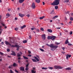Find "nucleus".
I'll list each match as a JSON object with an SVG mask.
<instances>
[{"label": "nucleus", "mask_w": 73, "mask_h": 73, "mask_svg": "<svg viewBox=\"0 0 73 73\" xmlns=\"http://www.w3.org/2000/svg\"><path fill=\"white\" fill-rule=\"evenodd\" d=\"M47 45L48 46L50 47V48H52V49H57V48L58 47V46L54 45L53 44H47Z\"/></svg>", "instance_id": "1"}, {"label": "nucleus", "mask_w": 73, "mask_h": 73, "mask_svg": "<svg viewBox=\"0 0 73 73\" xmlns=\"http://www.w3.org/2000/svg\"><path fill=\"white\" fill-rule=\"evenodd\" d=\"M60 0H55L51 4L52 5H57L60 4Z\"/></svg>", "instance_id": "2"}, {"label": "nucleus", "mask_w": 73, "mask_h": 73, "mask_svg": "<svg viewBox=\"0 0 73 73\" xmlns=\"http://www.w3.org/2000/svg\"><path fill=\"white\" fill-rule=\"evenodd\" d=\"M54 68L56 69H62V67H61L60 66H54Z\"/></svg>", "instance_id": "3"}, {"label": "nucleus", "mask_w": 73, "mask_h": 73, "mask_svg": "<svg viewBox=\"0 0 73 73\" xmlns=\"http://www.w3.org/2000/svg\"><path fill=\"white\" fill-rule=\"evenodd\" d=\"M15 47L17 48V50H19L20 46H19L16 44L15 45Z\"/></svg>", "instance_id": "4"}, {"label": "nucleus", "mask_w": 73, "mask_h": 73, "mask_svg": "<svg viewBox=\"0 0 73 73\" xmlns=\"http://www.w3.org/2000/svg\"><path fill=\"white\" fill-rule=\"evenodd\" d=\"M32 7L33 8V9H35L36 8V7L35 6V3H33L32 5Z\"/></svg>", "instance_id": "5"}, {"label": "nucleus", "mask_w": 73, "mask_h": 73, "mask_svg": "<svg viewBox=\"0 0 73 73\" xmlns=\"http://www.w3.org/2000/svg\"><path fill=\"white\" fill-rule=\"evenodd\" d=\"M42 38L43 39V40H45V38H46V37L45 36V34H43L42 35Z\"/></svg>", "instance_id": "6"}, {"label": "nucleus", "mask_w": 73, "mask_h": 73, "mask_svg": "<svg viewBox=\"0 0 73 73\" xmlns=\"http://www.w3.org/2000/svg\"><path fill=\"white\" fill-rule=\"evenodd\" d=\"M5 44L6 45H9L10 46H11V44L10 43L8 42L7 41H5Z\"/></svg>", "instance_id": "7"}, {"label": "nucleus", "mask_w": 73, "mask_h": 73, "mask_svg": "<svg viewBox=\"0 0 73 73\" xmlns=\"http://www.w3.org/2000/svg\"><path fill=\"white\" fill-rule=\"evenodd\" d=\"M52 38H51V40H52V41H53L54 40H55V38H56V36H52Z\"/></svg>", "instance_id": "8"}, {"label": "nucleus", "mask_w": 73, "mask_h": 73, "mask_svg": "<svg viewBox=\"0 0 73 73\" xmlns=\"http://www.w3.org/2000/svg\"><path fill=\"white\" fill-rule=\"evenodd\" d=\"M68 40H69V38H67V40L65 41V44H68V43H69V41H68Z\"/></svg>", "instance_id": "9"}, {"label": "nucleus", "mask_w": 73, "mask_h": 73, "mask_svg": "<svg viewBox=\"0 0 73 73\" xmlns=\"http://www.w3.org/2000/svg\"><path fill=\"white\" fill-rule=\"evenodd\" d=\"M20 70H22V71H24V68L23 67H21L20 68Z\"/></svg>", "instance_id": "10"}, {"label": "nucleus", "mask_w": 73, "mask_h": 73, "mask_svg": "<svg viewBox=\"0 0 73 73\" xmlns=\"http://www.w3.org/2000/svg\"><path fill=\"white\" fill-rule=\"evenodd\" d=\"M13 65V66H14V67H15V66H17L18 65H17V64H16L15 63H14Z\"/></svg>", "instance_id": "11"}, {"label": "nucleus", "mask_w": 73, "mask_h": 73, "mask_svg": "<svg viewBox=\"0 0 73 73\" xmlns=\"http://www.w3.org/2000/svg\"><path fill=\"white\" fill-rule=\"evenodd\" d=\"M19 15L20 17H24V14H22L21 13H19Z\"/></svg>", "instance_id": "12"}, {"label": "nucleus", "mask_w": 73, "mask_h": 73, "mask_svg": "<svg viewBox=\"0 0 73 73\" xmlns=\"http://www.w3.org/2000/svg\"><path fill=\"white\" fill-rule=\"evenodd\" d=\"M52 36H48L47 37V38L48 39V40H50V39H52Z\"/></svg>", "instance_id": "13"}, {"label": "nucleus", "mask_w": 73, "mask_h": 73, "mask_svg": "<svg viewBox=\"0 0 73 73\" xmlns=\"http://www.w3.org/2000/svg\"><path fill=\"white\" fill-rule=\"evenodd\" d=\"M25 0H19V2L20 3H22Z\"/></svg>", "instance_id": "14"}, {"label": "nucleus", "mask_w": 73, "mask_h": 73, "mask_svg": "<svg viewBox=\"0 0 73 73\" xmlns=\"http://www.w3.org/2000/svg\"><path fill=\"white\" fill-rule=\"evenodd\" d=\"M47 31L48 32H50V33H52V30L50 29H48L47 30Z\"/></svg>", "instance_id": "15"}, {"label": "nucleus", "mask_w": 73, "mask_h": 73, "mask_svg": "<svg viewBox=\"0 0 73 73\" xmlns=\"http://www.w3.org/2000/svg\"><path fill=\"white\" fill-rule=\"evenodd\" d=\"M35 2L37 3H40V0H35Z\"/></svg>", "instance_id": "16"}, {"label": "nucleus", "mask_w": 73, "mask_h": 73, "mask_svg": "<svg viewBox=\"0 0 73 73\" xmlns=\"http://www.w3.org/2000/svg\"><path fill=\"white\" fill-rule=\"evenodd\" d=\"M34 58L35 59H36V60L37 61H39V59H38L36 56H35Z\"/></svg>", "instance_id": "17"}, {"label": "nucleus", "mask_w": 73, "mask_h": 73, "mask_svg": "<svg viewBox=\"0 0 73 73\" xmlns=\"http://www.w3.org/2000/svg\"><path fill=\"white\" fill-rule=\"evenodd\" d=\"M25 27H26V25H24L23 26L21 27V28L22 29H23L24 28H25Z\"/></svg>", "instance_id": "18"}, {"label": "nucleus", "mask_w": 73, "mask_h": 73, "mask_svg": "<svg viewBox=\"0 0 73 73\" xmlns=\"http://www.w3.org/2000/svg\"><path fill=\"white\" fill-rule=\"evenodd\" d=\"M23 57L24 59H25V60H28V58L26 56H23Z\"/></svg>", "instance_id": "19"}, {"label": "nucleus", "mask_w": 73, "mask_h": 73, "mask_svg": "<svg viewBox=\"0 0 73 73\" xmlns=\"http://www.w3.org/2000/svg\"><path fill=\"white\" fill-rule=\"evenodd\" d=\"M36 71L35 70H31V73H36Z\"/></svg>", "instance_id": "20"}, {"label": "nucleus", "mask_w": 73, "mask_h": 73, "mask_svg": "<svg viewBox=\"0 0 73 73\" xmlns=\"http://www.w3.org/2000/svg\"><path fill=\"white\" fill-rule=\"evenodd\" d=\"M65 69L66 70H71V68H66Z\"/></svg>", "instance_id": "21"}, {"label": "nucleus", "mask_w": 73, "mask_h": 73, "mask_svg": "<svg viewBox=\"0 0 73 73\" xmlns=\"http://www.w3.org/2000/svg\"><path fill=\"white\" fill-rule=\"evenodd\" d=\"M35 29V30H36V32H37L38 33V32H40V31L39 30V29H36V28H34Z\"/></svg>", "instance_id": "22"}, {"label": "nucleus", "mask_w": 73, "mask_h": 73, "mask_svg": "<svg viewBox=\"0 0 73 73\" xmlns=\"http://www.w3.org/2000/svg\"><path fill=\"white\" fill-rule=\"evenodd\" d=\"M44 17H45V16H42V17H40L39 18V19H40V20H42V19H44Z\"/></svg>", "instance_id": "23"}, {"label": "nucleus", "mask_w": 73, "mask_h": 73, "mask_svg": "<svg viewBox=\"0 0 73 73\" xmlns=\"http://www.w3.org/2000/svg\"><path fill=\"white\" fill-rule=\"evenodd\" d=\"M48 69H50L51 70H52V69H53V67H48Z\"/></svg>", "instance_id": "24"}, {"label": "nucleus", "mask_w": 73, "mask_h": 73, "mask_svg": "<svg viewBox=\"0 0 73 73\" xmlns=\"http://www.w3.org/2000/svg\"><path fill=\"white\" fill-rule=\"evenodd\" d=\"M57 17H58V16L56 15L53 17V19H55V18H57Z\"/></svg>", "instance_id": "25"}, {"label": "nucleus", "mask_w": 73, "mask_h": 73, "mask_svg": "<svg viewBox=\"0 0 73 73\" xmlns=\"http://www.w3.org/2000/svg\"><path fill=\"white\" fill-rule=\"evenodd\" d=\"M32 60L33 61V62H36V60L34 59H32Z\"/></svg>", "instance_id": "26"}, {"label": "nucleus", "mask_w": 73, "mask_h": 73, "mask_svg": "<svg viewBox=\"0 0 73 73\" xmlns=\"http://www.w3.org/2000/svg\"><path fill=\"white\" fill-rule=\"evenodd\" d=\"M69 0H65L64 1V3H69Z\"/></svg>", "instance_id": "27"}, {"label": "nucleus", "mask_w": 73, "mask_h": 73, "mask_svg": "<svg viewBox=\"0 0 73 73\" xmlns=\"http://www.w3.org/2000/svg\"><path fill=\"white\" fill-rule=\"evenodd\" d=\"M10 54L11 55H12V56H13H13H16V54H15V53L14 52L13 53L11 54Z\"/></svg>", "instance_id": "28"}, {"label": "nucleus", "mask_w": 73, "mask_h": 73, "mask_svg": "<svg viewBox=\"0 0 73 73\" xmlns=\"http://www.w3.org/2000/svg\"><path fill=\"white\" fill-rule=\"evenodd\" d=\"M42 69H44V70H46L47 69V68L46 67H42Z\"/></svg>", "instance_id": "29"}, {"label": "nucleus", "mask_w": 73, "mask_h": 73, "mask_svg": "<svg viewBox=\"0 0 73 73\" xmlns=\"http://www.w3.org/2000/svg\"><path fill=\"white\" fill-rule=\"evenodd\" d=\"M17 56L19 57H20L21 56V54H20L19 53H18L17 54Z\"/></svg>", "instance_id": "30"}, {"label": "nucleus", "mask_w": 73, "mask_h": 73, "mask_svg": "<svg viewBox=\"0 0 73 73\" xmlns=\"http://www.w3.org/2000/svg\"><path fill=\"white\" fill-rule=\"evenodd\" d=\"M6 16H7V17H9V16H10V15L9 14V13H7V14H6Z\"/></svg>", "instance_id": "31"}, {"label": "nucleus", "mask_w": 73, "mask_h": 73, "mask_svg": "<svg viewBox=\"0 0 73 73\" xmlns=\"http://www.w3.org/2000/svg\"><path fill=\"white\" fill-rule=\"evenodd\" d=\"M40 50H41V51L42 52H44V50L42 48H39Z\"/></svg>", "instance_id": "32"}, {"label": "nucleus", "mask_w": 73, "mask_h": 73, "mask_svg": "<svg viewBox=\"0 0 73 73\" xmlns=\"http://www.w3.org/2000/svg\"><path fill=\"white\" fill-rule=\"evenodd\" d=\"M58 6H56L55 7V9H58Z\"/></svg>", "instance_id": "33"}, {"label": "nucleus", "mask_w": 73, "mask_h": 73, "mask_svg": "<svg viewBox=\"0 0 73 73\" xmlns=\"http://www.w3.org/2000/svg\"><path fill=\"white\" fill-rule=\"evenodd\" d=\"M40 30L41 31H44V29L42 28H40Z\"/></svg>", "instance_id": "34"}, {"label": "nucleus", "mask_w": 73, "mask_h": 73, "mask_svg": "<svg viewBox=\"0 0 73 73\" xmlns=\"http://www.w3.org/2000/svg\"><path fill=\"white\" fill-rule=\"evenodd\" d=\"M11 47L12 48H15V47H16V46L15 45H12L11 46Z\"/></svg>", "instance_id": "35"}, {"label": "nucleus", "mask_w": 73, "mask_h": 73, "mask_svg": "<svg viewBox=\"0 0 73 73\" xmlns=\"http://www.w3.org/2000/svg\"><path fill=\"white\" fill-rule=\"evenodd\" d=\"M23 43H27V41L25 40H24L23 41Z\"/></svg>", "instance_id": "36"}, {"label": "nucleus", "mask_w": 73, "mask_h": 73, "mask_svg": "<svg viewBox=\"0 0 73 73\" xmlns=\"http://www.w3.org/2000/svg\"><path fill=\"white\" fill-rule=\"evenodd\" d=\"M7 51L8 52H10V49L9 48H8L7 50Z\"/></svg>", "instance_id": "37"}, {"label": "nucleus", "mask_w": 73, "mask_h": 73, "mask_svg": "<svg viewBox=\"0 0 73 73\" xmlns=\"http://www.w3.org/2000/svg\"><path fill=\"white\" fill-rule=\"evenodd\" d=\"M28 52L29 54H31V51L30 50H28Z\"/></svg>", "instance_id": "38"}, {"label": "nucleus", "mask_w": 73, "mask_h": 73, "mask_svg": "<svg viewBox=\"0 0 73 73\" xmlns=\"http://www.w3.org/2000/svg\"><path fill=\"white\" fill-rule=\"evenodd\" d=\"M0 54H1V55H4V53L1 52H0Z\"/></svg>", "instance_id": "39"}, {"label": "nucleus", "mask_w": 73, "mask_h": 73, "mask_svg": "<svg viewBox=\"0 0 73 73\" xmlns=\"http://www.w3.org/2000/svg\"><path fill=\"white\" fill-rule=\"evenodd\" d=\"M28 56H29V57H32V55L30 54H29Z\"/></svg>", "instance_id": "40"}, {"label": "nucleus", "mask_w": 73, "mask_h": 73, "mask_svg": "<svg viewBox=\"0 0 73 73\" xmlns=\"http://www.w3.org/2000/svg\"><path fill=\"white\" fill-rule=\"evenodd\" d=\"M68 57H69V58H70V57H71V55H69V54H67Z\"/></svg>", "instance_id": "41"}, {"label": "nucleus", "mask_w": 73, "mask_h": 73, "mask_svg": "<svg viewBox=\"0 0 73 73\" xmlns=\"http://www.w3.org/2000/svg\"><path fill=\"white\" fill-rule=\"evenodd\" d=\"M68 55H67L66 56V59H67V60H68Z\"/></svg>", "instance_id": "42"}, {"label": "nucleus", "mask_w": 73, "mask_h": 73, "mask_svg": "<svg viewBox=\"0 0 73 73\" xmlns=\"http://www.w3.org/2000/svg\"><path fill=\"white\" fill-rule=\"evenodd\" d=\"M62 49H63L64 51H65V47H63L62 48Z\"/></svg>", "instance_id": "43"}, {"label": "nucleus", "mask_w": 73, "mask_h": 73, "mask_svg": "<svg viewBox=\"0 0 73 73\" xmlns=\"http://www.w3.org/2000/svg\"><path fill=\"white\" fill-rule=\"evenodd\" d=\"M72 34H73V32H72V31L70 32V35H72Z\"/></svg>", "instance_id": "44"}, {"label": "nucleus", "mask_w": 73, "mask_h": 73, "mask_svg": "<svg viewBox=\"0 0 73 73\" xmlns=\"http://www.w3.org/2000/svg\"><path fill=\"white\" fill-rule=\"evenodd\" d=\"M27 16L28 17H29L30 16V15H29V14H28L27 15Z\"/></svg>", "instance_id": "45"}, {"label": "nucleus", "mask_w": 73, "mask_h": 73, "mask_svg": "<svg viewBox=\"0 0 73 73\" xmlns=\"http://www.w3.org/2000/svg\"><path fill=\"white\" fill-rule=\"evenodd\" d=\"M53 12H54V11H53V10H52L50 13V14H52L53 13Z\"/></svg>", "instance_id": "46"}, {"label": "nucleus", "mask_w": 73, "mask_h": 73, "mask_svg": "<svg viewBox=\"0 0 73 73\" xmlns=\"http://www.w3.org/2000/svg\"><path fill=\"white\" fill-rule=\"evenodd\" d=\"M10 73H13V72L12 70H10Z\"/></svg>", "instance_id": "47"}, {"label": "nucleus", "mask_w": 73, "mask_h": 73, "mask_svg": "<svg viewBox=\"0 0 73 73\" xmlns=\"http://www.w3.org/2000/svg\"><path fill=\"white\" fill-rule=\"evenodd\" d=\"M25 70H28V67H26L25 68Z\"/></svg>", "instance_id": "48"}, {"label": "nucleus", "mask_w": 73, "mask_h": 73, "mask_svg": "<svg viewBox=\"0 0 73 73\" xmlns=\"http://www.w3.org/2000/svg\"><path fill=\"white\" fill-rule=\"evenodd\" d=\"M68 45H69V46H71V45H72V44H70V43H69L68 44Z\"/></svg>", "instance_id": "49"}, {"label": "nucleus", "mask_w": 73, "mask_h": 73, "mask_svg": "<svg viewBox=\"0 0 73 73\" xmlns=\"http://www.w3.org/2000/svg\"><path fill=\"white\" fill-rule=\"evenodd\" d=\"M29 66V63H28L26 65V67H28V66Z\"/></svg>", "instance_id": "50"}, {"label": "nucleus", "mask_w": 73, "mask_h": 73, "mask_svg": "<svg viewBox=\"0 0 73 73\" xmlns=\"http://www.w3.org/2000/svg\"><path fill=\"white\" fill-rule=\"evenodd\" d=\"M18 62H19V64L21 63V60H18Z\"/></svg>", "instance_id": "51"}, {"label": "nucleus", "mask_w": 73, "mask_h": 73, "mask_svg": "<svg viewBox=\"0 0 73 73\" xmlns=\"http://www.w3.org/2000/svg\"><path fill=\"white\" fill-rule=\"evenodd\" d=\"M61 53L62 54H64L65 53V52H64V51L62 52Z\"/></svg>", "instance_id": "52"}, {"label": "nucleus", "mask_w": 73, "mask_h": 73, "mask_svg": "<svg viewBox=\"0 0 73 73\" xmlns=\"http://www.w3.org/2000/svg\"><path fill=\"white\" fill-rule=\"evenodd\" d=\"M15 31H17L18 30V28H16L15 29Z\"/></svg>", "instance_id": "53"}, {"label": "nucleus", "mask_w": 73, "mask_h": 73, "mask_svg": "<svg viewBox=\"0 0 73 73\" xmlns=\"http://www.w3.org/2000/svg\"><path fill=\"white\" fill-rule=\"evenodd\" d=\"M15 72H16L17 73H19V72L17 71V70H15Z\"/></svg>", "instance_id": "54"}, {"label": "nucleus", "mask_w": 73, "mask_h": 73, "mask_svg": "<svg viewBox=\"0 0 73 73\" xmlns=\"http://www.w3.org/2000/svg\"><path fill=\"white\" fill-rule=\"evenodd\" d=\"M56 45H58V44H59L60 43L58 42H56Z\"/></svg>", "instance_id": "55"}, {"label": "nucleus", "mask_w": 73, "mask_h": 73, "mask_svg": "<svg viewBox=\"0 0 73 73\" xmlns=\"http://www.w3.org/2000/svg\"><path fill=\"white\" fill-rule=\"evenodd\" d=\"M21 57H19L18 58V60H21Z\"/></svg>", "instance_id": "56"}, {"label": "nucleus", "mask_w": 73, "mask_h": 73, "mask_svg": "<svg viewBox=\"0 0 73 73\" xmlns=\"http://www.w3.org/2000/svg\"><path fill=\"white\" fill-rule=\"evenodd\" d=\"M72 21H70L69 22V24H72Z\"/></svg>", "instance_id": "57"}, {"label": "nucleus", "mask_w": 73, "mask_h": 73, "mask_svg": "<svg viewBox=\"0 0 73 73\" xmlns=\"http://www.w3.org/2000/svg\"><path fill=\"white\" fill-rule=\"evenodd\" d=\"M33 70H35V69H36V68H33Z\"/></svg>", "instance_id": "58"}, {"label": "nucleus", "mask_w": 73, "mask_h": 73, "mask_svg": "<svg viewBox=\"0 0 73 73\" xmlns=\"http://www.w3.org/2000/svg\"><path fill=\"white\" fill-rule=\"evenodd\" d=\"M2 24L3 25V27H4V26H5V25H4V24H3V23H2Z\"/></svg>", "instance_id": "59"}, {"label": "nucleus", "mask_w": 73, "mask_h": 73, "mask_svg": "<svg viewBox=\"0 0 73 73\" xmlns=\"http://www.w3.org/2000/svg\"><path fill=\"white\" fill-rule=\"evenodd\" d=\"M42 4L43 5H44L45 4V2H42Z\"/></svg>", "instance_id": "60"}, {"label": "nucleus", "mask_w": 73, "mask_h": 73, "mask_svg": "<svg viewBox=\"0 0 73 73\" xmlns=\"http://www.w3.org/2000/svg\"><path fill=\"white\" fill-rule=\"evenodd\" d=\"M8 11H9V12H10V11H11V9H8Z\"/></svg>", "instance_id": "61"}, {"label": "nucleus", "mask_w": 73, "mask_h": 73, "mask_svg": "<svg viewBox=\"0 0 73 73\" xmlns=\"http://www.w3.org/2000/svg\"><path fill=\"white\" fill-rule=\"evenodd\" d=\"M42 48H43V49H44V46H43L42 47Z\"/></svg>", "instance_id": "62"}, {"label": "nucleus", "mask_w": 73, "mask_h": 73, "mask_svg": "<svg viewBox=\"0 0 73 73\" xmlns=\"http://www.w3.org/2000/svg\"><path fill=\"white\" fill-rule=\"evenodd\" d=\"M71 15L72 16H73V13H71Z\"/></svg>", "instance_id": "63"}, {"label": "nucleus", "mask_w": 73, "mask_h": 73, "mask_svg": "<svg viewBox=\"0 0 73 73\" xmlns=\"http://www.w3.org/2000/svg\"><path fill=\"white\" fill-rule=\"evenodd\" d=\"M31 30H32V31L34 29V28H31Z\"/></svg>", "instance_id": "64"}]
</instances>
